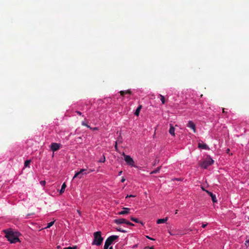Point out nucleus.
Masks as SVG:
<instances>
[{"label":"nucleus","instance_id":"f257e3e1","mask_svg":"<svg viewBox=\"0 0 249 249\" xmlns=\"http://www.w3.org/2000/svg\"><path fill=\"white\" fill-rule=\"evenodd\" d=\"M5 237L11 243H15L19 241L18 237L12 231L6 230L4 231Z\"/></svg>","mask_w":249,"mask_h":249},{"label":"nucleus","instance_id":"f03ea898","mask_svg":"<svg viewBox=\"0 0 249 249\" xmlns=\"http://www.w3.org/2000/svg\"><path fill=\"white\" fill-rule=\"evenodd\" d=\"M94 240L92 244L96 245L97 246H100L101 245L103 238L101 236V232L100 231H96L94 233Z\"/></svg>","mask_w":249,"mask_h":249},{"label":"nucleus","instance_id":"7ed1b4c3","mask_svg":"<svg viewBox=\"0 0 249 249\" xmlns=\"http://www.w3.org/2000/svg\"><path fill=\"white\" fill-rule=\"evenodd\" d=\"M213 163V160L210 157H207L205 160L199 163V166L203 168L207 169V167Z\"/></svg>","mask_w":249,"mask_h":249},{"label":"nucleus","instance_id":"20e7f679","mask_svg":"<svg viewBox=\"0 0 249 249\" xmlns=\"http://www.w3.org/2000/svg\"><path fill=\"white\" fill-rule=\"evenodd\" d=\"M86 171V169H81L79 172H77L75 174L73 177V179L76 178L79 179L82 178L83 177L84 175H87L88 174Z\"/></svg>","mask_w":249,"mask_h":249},{"label":"nucleus","instance_id":"39448f33","mask_svg":"<svg viewBox=\"0 0 249 249\" xmlns=\"http://www.w3.org/2000/svg\"><path fill=\"white\" fill-rule=\"evenodd\" d=\"M124 160L126 162V163L132 167L135 166V163L133 160V159L129 155H126L124 154Z\"/></svg>","mask_w":249,"mask_h":249},{"label":"nucleus","instance_id":"423d86ee","mask_svg":"<svg viewBox=\"0 0 249 249\" xmlns=\"http://www.w3.org/2000/svg\"><path fill=\"white\" fill-rule=\"evenodd\" d=\"M61 147V144L53 142L50 145V148L53 152H55L58 150Z\"/></svg>","mask_w":249,"mask_h":249},{"label":"nucleus","instance_id":"0eeeda50","mask_svg":"<svg viewBox=\"0 0 249 249\" xmlns=\"http://www.w3.org/2000/svg\"><path fill=\"white\" fill-rule=\"evenodd\" d=\"M118 238L119 236L117 235H111L107 238V239L106 240V242L109 245H110L115 240L117 239Z\"/></svg>","mask_w":249,"mask_h":249},{"label":"nucleus","instance_id":"6e6552de","mask_svg":"<svg viewBox=\"0 0 249 249\" xmlns=\"http://www.w3.org/2000/svg\"><path fill=\"white\" fill-rule=\"evenodd\" d=\"M187 126V127L191 128L194 133H196V124L194 122H193L192 121H189Z\"/></svg>","mask_w":249,"mask_h":249},{"label":"nucleus","instance_id":"1a4fd4ad","mask_svg":"<svg viewBox=\"0 0 249 249\" xmlns=\"http://www.w3.org/2000/svg\"><path fill=\"white\" fill-rule=\"evenodd\" d=\"M203 190L205 191V190L203 188ZM207 193L211 197L213 203L217 202V199L215 195L213 194L212 192L205 190Z\"/></svg>","mask_w":249,"mask_h":249},{"label":"nucleus","instance_id":"9d476101","mask_svg":"<svg viewBox=\"0 0 249 249\" xmlns=\"http://www.w3.org/2000/svg\"><path fill=\"white\" fill-rule=\"evenodd\" d=\"M130 209L128 208H123V210L118 213V214L119 215H124L126 214L129 213Z\"/></svg>","mask_w":249,"mask_h":249},{"label":"nucleus","instance_id":"9b49d317","mask_svg":"<svg viewBox=\"0 0 249 249\" xmlns=\"http://www.w3.org/2000/svg\"><path fill=\"white\" fill-rule=\"evenodd\" d=\"M127 221V220L124 218H119L115 219L114 222L117 224H121L123 223L126 224Z\"/></svg>","mask_w":249,"mask_h":249},{"label":"nucleus","instance_id":"f8f14e48","mask_svg":"<svg viewBox=\"0 0 249 249\" xmlns=\"http://www.w3.org/2000/svg\"><path fill=\"white\" fill-rule=\"evenodd\" d=\"M119 92H120L121 95L123 97H124V95L126 94H132V91H131L130 89H128L126 90H121Z\"/></svg>","mask_w":249,"mask_h":249},{"label":"nucleus","instance_id":"ddd939ff","mask_svg":"<svg viewBox=\"0 0 249 249\" xmlns=\"http://www.w3.org/2000/svg\"><path fill=\"white\" fill-rule=\"evenodd\" d=\"M198 147L199 148L203 149H208L209 147L208 145L205 143H200L199 142L198 144Z\"/></svg>","mask_w":249,"mask_h":249},{"label":"nucleus","instance_id":"4468645a","mask_svg":"<svg viewBox=\"0 0 249 249\" xmlns=\"http://www.w3.org/2000/svg\"><path fill=\"white\" fill-rule=\"evenodd\" d=\"M170 129H169V133L171 135L175 136V128L173 126V125L171 124H170Z\"/></svg>","mask_w":249,"mask_h":249},{"label":"nucleus","instance_id":"2eb2a0df","mask_svg":"<svg viewBox=\"0 0 249 249\" xmlns=\"http://www.w3.org/2000/svg\"><path fill=\"white\" fill-rule=\"evenodd\" d=\"M168 220V217H166L163 219H159L157 220V223L158 224L165 223Z\"/></svg>","mask_w":249,"mask_h":249},{"label":"nucleus","instance_id":"dca6fc26","mask_svg":"<svg viewBox=\"0 0 249 249\" xmlns=\"http://www.w3.org/2000/svg\"><path fill=\"white\" fill-rule=\"evenodd\" d=\"M130 220H132V221H134V222H136V223H140L142 225H143V222L141 221H140L138 218H134L133 216H131L130 217Z\"/></svg>","mask_w":249,"mask_h":249},{"label":"nucleus","instance_id":"f3484780","mask_svg":"<svg viewBox=\"0 0 249 249\" xmlns=\"http://www.w3.org/2000/svg\"><path fill=\"white\" fill-rule=\"evenodd\" d=\"M141 108H142V106H141V105H140V106H139L137 107V108L136 109V111H135V113H134V114H135V115L137 116H139V115L140 112V110H141Z\"/></svg>","mask_w":249,"mask_h":249},{"label":"nucleus","instance_id":"a211bd4d","mask_svg":"<svg viewBox=\"0 0 249 249\" xmlns=\"http://www.w3.org/2000/svg\"><path fill=\"white\" fill-rule=\"evenodd\" d=\"M66 187V185L65 183H64L61 186V188L60 191V194H62L64 192Z\"/></svg>","mask_w":249,"mask_h":249},{"label":"nucleus","instance_id":"6ab92c4d","mask_svg":"<svg viewBox=\"0 0 249 249\" xmlns=\"http://www.w3.org/2000/svg\"><path fill=\"white\" fill-rule=\"evenodd\" d=\"M159 95H160V100H161V101L162 102V104H164L165 103V100L164 97L163 95H161V94H160Z\"/></svg>","mask_w":249,"mask_h":249},{"label":"nucleus","instance_id":"aec40b11","mask_svg":"<svg viewBox=\"0 0 249 249\" xmlns=\"http://www.w3.org/2000/svg\"><path fill=\"white\" fill-rule=\"evenodd\" d=\"M31 162V160H26L24 162V166L27 167L29 166V164Z\"/></svg>","mask_w":249,"mask_h":249},{"label":"nucleus","instance_id":"412c9836","mask_svg":"<svg viewBox=\"0 0 249 249\" xmlns=\"http://www.w3.org/2000/svg\"><path fill=\"white\" fill-rule=\"evenodd\" d=\"M116 230H117V231H120V232H126V231L125 230L123 229L121 227L117 228Z\"/></svg>","mask_w":249,"mask_h":249},{"label":"nucleus","instance_id":"4be33fe9","mask_svg":"<svg viewBox=\"0 0 249 249\" xmlns=\"http://www.w3.org/2000/svg\"><path fill=\"white\" fill-rule=\"evenodd\" d=\"M160 167H158L156 170L151 172V174H156L158 173L160 170Z\"/></svg>","mask_w":249,"mask_h":249},{"label":"nucleus","instance_id":"5701e85b","mask_svg":"<svg viewBox=\"0 0 249 249\" xmlns=\"http://www.w3.org/2000/svg\"><path fill=\"white\" fill-rule=\"evenodd\" d=\"M54 222V221H52V222L48 223V225H47V227H46V228H49L51 227H52L53 225Z\"/></svg>","mask_w":249,"mask_h":249},{"label":"nucleus","instance_id":"b1692460","mask_svg":"<svg viewBox=\"0 0 249 249\" xmlns=\"http://www.w3.org/2000/svg\"><path fill=\"white\" fill-rule=\"evenodd\" d=\"M105 161H106L105 157L104 156H103V157L100 160H99L98 162H105Z\"/></svg>","mask_w":249,"mask_h":249},{"label":"nucleus","instance_id":"393cba45","mask_svg":"<svg viewBox=\"0 0 249 249\" xmlns=\"http://www.w3.org/2000/svg\"><path fill=\"white\" fill-rule=\"evenodd\" d=\"M109 246L110 245H109L107 243L105 242L104 247V249H108Z\"/></svg>","mask_w":249,"mask_h":249},{"label":"nucleus","instance_id":"a878e982","mask_svg":"<svg viewBox=\"0 0 249 249\" xmlns=\"http://www.w3.org/2000/svg\"><path fill=\"white\" fill-rule=\"evenodd\" d=\"M126 224H127V225L132 226H134V224L132 223L131 222H129V221H127Z\"/></svg>","mask_w":249,"mask_h":249},{"label":"nucleus","instance_id":"bb28decb","mask_svg":"<svg viewBox=\"0 0 249 249\" xmlns=\"http://www.w3.org/2000/svg\"><path fill=\"white\" fill-rule=\"evenodd\" d=\"M67 249H77V246H73V247H67Z\"/></svg>","mask_w":249,"mask_h":249},{"label":"nucleus","instance_id":"cd10ccee","mask_svg":"<svg viewBox=\"0 0 249 249\" xmlns=\"http://www.w3.org/2000/svg\"><path fill=\"white\" fill-rule=\"evenodd\" d=\"M82 124L83 125L86 126L88 127H89V126L86 123H85L84 122H82Z\"/></svg>","mask_w":249,"mask_h":249},{"label":"nucleus","instance_id":"c85d7f7f","mask_svg":"<svg viewBox=\"0 0 249 249\" xmlns=\"http://www.w3.org/2000/svg\"><path fill=\"white\" fill-rule=\"evenodd\" d=\"M144 249H154L153 247H146L144 248Z\"/></svg>","mask_w":249,"mask_h":249},{"label":"nucleus","instance_id":"c756f323","mask_svg":"<svg viewBox=\"0 0 249 249\" xmlns=\"http://www.w3.org/2000/svg\"><path fill=\"white\" fill-rule=\"evenodd\" d=\"M207 225V224H202V227L204 228L206 227Z\"/></svg>","mask_w":249,"mask_h":249},{"label":"nucleus","instance_id":"7c9ffc66","mask_svg":"<svg viewBox=\"0 0 249 249\" xmlns=\"http://www.w3.org/2000/svg\"><path fill=\"white\" fill-rule=\"evenodd\" d=\"M125 180V179L124 177H123L121 179V182H124Z\"/></svg>","mask_w":249,"mask_h":249},{"label":"nucleus","instance_id":"2f4dec72","mask_svg":"<svg viewBox=\"0 0 249 249\" xmlns=\"http://www.w3.org/2000/svg\"><path fill=\"white\" fill-rule=\"evenodd\" d=\"M169 233H170V234L171 235H175V234H176V233H173L172 231H169Z\"/></svg>","mask_w":249,"mask_h":249},{"label":"nucleus","instance_id":"473e14b6","mask_svg":"<svg viewBox=\"0 0 249 249\" xmlns=\"http://www.w3.org/2000/svg\"><path fill=\"white\" fill-rule=\"evenodd\" d=\"M76 113L79 114V115H81L82 114V113L79 111H77Z\"/></svg>","mask_w":249,"mask_h":249},{"label":"nucleus","instance_id":"72a5a7b5","mask_svg":"<svg viewBox=\"0 0 249 249\" xmlns=\"http://www.w3.org/2000/svg\"><path fill=\"white\" fill-rule=\"evenodd\" d=\"M115 148L116 150L117 149V142H116V144H115Z\"/></svg>","mask_w":249,"mask_h":249},{"label":"nucleus","instance_id":"f704fd0d","mask_svg":"<svg viewBox=\"0 0 249 249\" xmlns=\"http://www.w3.org/2000/svg\"><path fill=\"white\" fill-rule=\"evenodd\" d=\"M130 197H135L136 196L130 195H129Z\"/></svg>","mask_w":249,"mask_h":249},{"label":"nucleus","instance_id":"c9c22d12","mask_svg":"<svg viewBox=\"0 0 249 249\" xmlns=\"http://www.w3.org/2000/svg\"><path fill=\"white\" fill-rule=\"evenodd\" d=\"M40 183H41V184H43L44 185L45 183V181H41Z\"/></svg>","mask_w":249,"mask_h":249},{"label":"nucleus","instance_id":"e433bc0d","mask_svg":"<svg viewBox=\"0 0 249 249\" xmlns=\"http://www.w3.org/2000/svg\"><path fill=\"white\" fill-rule=\"evenodd\" d=\"M122 172H123L122 171H121L120 172H119V175H121L122 174Z\"/></svg>","mask_w":249,"mask_h":249},{"label":"nucleus","instance_id":"4c0bfd02","mask_svg":"<svg viewBox=\"0 0 249 249\" xmlns=\"http://www.w3.org/2000/svg\"><path fill=\"white\" fill-rule=\"evenodd\" d=\"M128 197H130L129 195H127L125 197V198H127Z\"/></svg>","mask_w":249,"mask_h":249},{"label":"nucleus","instance_id":"58836bf2","mask_svg":"<svg viewBox=\"0 0 249 249\" xmlns=\"http://www.w3.org/2000/svg\"><path fill=\"white\" fill-rule=\"evenodd\" d=\"M222 110H223V113H226V112L225 111L224 108H223Z\"/></svg>","mask_w":249,"mask_h":249},{"label":"nucleus","instance_id":"ea45409f","mask_svg":"<svg viewBox=\"0 0 249 249\" xmlns=\"http://www.w3.org/2000/svg\"><path fill=\"white\" fill-rule=\"evenodd\" d=\"M77 211L78 213L80 214V211L79 210H77Z\"/></svg>","mask_w":249,"mask_h":249},{"label":"nucleus","instance_id":"a19ab883","mask_svg":"<svg viewBox=\"0 0 249 249\" xmlns=\"http://www.w3.org/2000/svg\"><path fill=\"white\" fill-rule=\"evenodd\" d=\"M149 239L150 240H154L155 239H153V238H149Z\"/></svg>","mask_w":249,"mask_h":249},{"label":"nucleus","instance_id":"79ce46f5","mask_svg":"<svg viewBox=\"0 0 249 249\" xmlns=\"http://www.w3.org/2000/svg\"><path fill=\"white\" fill-rule=\"evenodd\" d=\"M109 249H113L112 247H110Z\"/></svg>","mask_w":249,"mask_h":249},{"label":"nucleus","instance_id":"37998d69","mask_svg":"<svg viewBox=\"0 0 249 249\" xmlns=\"http://www.w3.org/2000/svg\"><path fill=\"white\" fill-rule=\"evenodd\" d=\"M247 242L248 243V245H249V241H247Z\"/></svg>","mask_w":249,"mask_h":249},{"label":"nucleus","instance_id":"c03bdc74","mask_svg":"<svg viewBox=\"0 0 249 249\" xmlns=\"http://www.w3.org/2000/svg\"><path fill=\"white\" fill-rule=\"evenodd\" d=\"M92 171H93V170H90V171L89 172H88V173H90L91 172H92Z\"/></svg>","mask_w":249,"mask_h":249},{"label":"nucleus","instance_id":"a18cd8bd","mask_svg":"<svg viewBox=\"0 0 249 249\" xmlns=\"http://www.w3.org/2000/svg\"><path fill=\"white\" fill-rule=\"evenodd\" d=\"M177 212H178V210H176V213H175L176 214L177 213Z\"/></svg>","mask_w":249,"mask_h":249},{"label":"nucleus","instance_id":"49530a36","mask_svg":"<svg viewBox=\"0 0 249 249\" xmlns=\"http://www.w3.org/2000/svg\"><path fill=\"white\" fill-rule=\"evenodd\" d=\"M146 237H147V238H148V239H149V238H150V237H149V236H146Z\"/></svg>","mask_w":249,"mask_h":249},{"label":"nucleus","instance_id":"de8ad7c7","mask_svg":"<svg viewBox=\"0 0 249 249\" xmlns=\"http://www.w3.org/2000/svg\"><path fill=\"white\" fill-rule=\"evenodd\" d=\"M57 248L60 249V247L59 246H57Z\"/></svg>","mask_w":249,"mask_h":249}]
</instances>
